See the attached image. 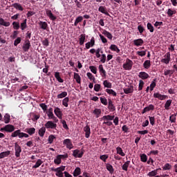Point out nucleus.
I'll use <instances>...</instances> for the list:
<instances>
[{
    "label": "nucleus",
    "instance_id": "1",
    "mask_svg": "<svg viewBox=\"0 0 177 177\" xmlns=\"http://www.w3.org/2000/svg\"><path fill=\"white\" fill-rule=\"evenodd\" d=\"M132 66H133V62L129 59H126V63L123 64V68L124 70H132Z\"/></svg>",
    "mask_w": 177,
    "mask_h": 177
},
{
    "label": "nucleus",
    "instance_id": "2",
    "mask_svg": "<svg viewBox=\"0 0 177 177\" xmlns=\"http://www.w3.org/2000/svg\"><path fill=\"white\" fill-rule=\"evenodd\" d=\"M84 153H85L84 149H82L81 151H80V149H75L73 151V157H76L77 158H82Z\"/></svg>",
    "mask_w": 177,
    "mask_h": 177
},
{
    "label": "nucleus",
    "instance_id": "3",
    "mask_svg": "<svg viewBox=\"0 0 177 177\" xmlns=\"http://www.w3.org/2000/svg\"><path fill=\"white\" fill-rule=\"evenodd\" d=\"M164 57L165 58L161 59V63H165V64H169V62H171V53H167Z\"/></svg>",
    "mask_w": 177,
    "mask_h": 177
},
{
    "label": "nucleus",
    "instance_id": "4",
    "mask_svg": "<svg viewBox=\"0 0 177 177\" xmlns=\"http://www.w3.org/2000/svg\"><path fill=\"white\" fill-rule=\"evenodd\" d=\"M57 124L52 121H48L45 124V128L47 129H56Z\"/></svg>",
    "mask_w": 177,
    "mask_h": 177
},
{
    "label": "nucleus",
    "instance_id": "5",
    "mask_svg": "<svg viewBox=\"0 0 177 177\" xmlns=\"http://www.w3.org/2000/svg\"><path fill=\"white\" fill-rule=\"evenodd\" d=\"M30 48H31V42L29 39H26L25 43L22 47L24 52H28Z\"/></svg>",
    "mask_w": 177,
    "mask_h": 177
},
{
    "label": "nucleus",
    "instance_id": "6",
    "mask_svg": "<svg viewBox=\"0 0 177 177\" xmlns=\"http://www.w3.org/2000/svg\"><path fill=\"white\" fill-rule=\"evenodd\" d=\"M153 97L158 99L159 100H165V99H168V95H162L160 93H153Z\"/></svg>",
    "mask_w": 177,
    "mask_h": 177
},
{
    "label": "nucleus",
    "instance_id": "7",
    "mask_svg": "<svg viewBox=\"0 0 177 177\" xmlns=\"http://www.w3.org/2000/svg\"><path fill=\"white\" fill-rule=\"evenodd\" d=\"M15 156L19 158L20 157V153H21V147L16 142L15 144Z\"/></svg>",
    "mask_w": 177,
    "mask_h": 177
},
{
    "label": "nucleus",
    "instance_id": "8",
    "mask_svg": "<svg viewBox=\"0 0 177 177\" xmlns=\"http://www.w3.org/2000/svg\"><path fill=\"white\" fill-rule=\"evenodd\" d=\"M63 145H65L66 146V148L69 149V150H71V149L74 147L73 146V142H71V140L68 138L64 140Z\"/></svg>",
    "mask_w": 177,
    "mask_h": 177
},
{
    "label": "nucleus",
    "instance_id": "9",
    "mask_svg": "<svg viewBox=\"0 0 177 177\" xmlns=\"http://www.w3.org/2000/svg\"><path fill=\"white\" fill-rule=\"evenodd\" d=\"M54 113L55 115L59 119L62 120L63 118V112L60 110V108L59 107H55L54 110Z\"/></svg>",
    "mask_w": 177,
    "mask_h": 177
},
{
    "label": "nucleus",
    "instance_id": "10",
    "mask_svg": "<svg viewBox=\"0 0 177 177\" xmlns=\"http://www.w3.org/2000/svg\"><path fill=\"white\" fill-rule=\"evenodd\" d=\"M86 49H89L90 48H92L95 46V37H92L91 41L86 43Z\"/></svg>",
    "mask_w": 177,
    "mask_h": 177
},
{
    "label": "nucleus",
    "instance_id": "11",
    "mask_svg": "<svg viewBox=\"0 0 177 177\" xmlns=\"http://www.w3.org/2000/svg\"><path fill=\"white\" fill-rule=\"evenodd\" d=\"M84 131H85V138L86 139L89 138V136H91V127H89V125L86 124L84 128Z\"/></svg>",
    "mask_w": 177,
    "mask_h": 177
},
{
    "label": "nucleus",
    "instance_id": "12",
    "mask_svg": "<svg viewBox=\"0 0 177 177\" xmlns=\"http://www.w3.org/2000/svg\"><path fill=\"white\" fill-rule=\"evenodd\" d=\"M138 77L139 78H141V80H147V78H150V75L146 72H140Z\"/></svg>",
    "mask_w": 177,
    "mask_h": 177
},
{
    "label": "nucleus",
    "instance_id": "13",
    "mask_svg": "<svg viewBox=\"0 0 177 177\" xmlns=\"http://www.w3.org/2000/svg\"><path fill=\"white\" fill-rule=\"evenodd\" d=\"M108 109L110 110V111H115V106H114V104H113V101L111 99H109Z\"/></svg>",
    "mask_w": 177,
    "mask_h": 177
},
{
    "label": "nucleus",
    "instance_id": "14",
    "mask_svg": "<svg viewBox=\"0 0 177 177\" xmlns=\"http://www.w3.org/2000/svg\"><path fill=\"white\" fill-rule=\"evenodd\" d=\"M47 16L52 20L53 21H55L56 20V17L53 15V13H52V11L50 10H47L46 12Z\"/></svg>",
    "mask_w": 177,
    "mask_h": 177
},
{
    "label": "nucleus",
    "instance_id": "15",
    "mask_svg": "<svg viewBox=\"0 0 177 177\" xmlns=\"http://www.w3.org/2000/svg\"><path fill=\"white\" fill-rule=\"evenodd\" d=\"M38 24L41 30H47L48 23L45 21H40L38 22Z\"/></svg>",
    "mask_w": 177,
    "mask_h": 177
},
{
    "label": "nucleus",
    "instance_id": "16",
    "mask_svg": "<svg viewBox=\"0 0 177 177\" xmlns=\"http://www.w3.org/2000/svg\"><path fill=\"white\" fill-rule=\"evenodd\" d=\"M144 41L142 39H137L133 40V44L136 46H142L144 44Z\"/></svg>",
    "mask_w": 177,
    "mask_h": 177
},
{
    "label": "nucleus",
    "instance_id": "17",
    "mask_svg": "<svg viewBox=\"0 0 177 177\" xmlns=\"http://www.w3.org/2000/svg\"><path fill=\"white\" fill-rule=\"evenodd\" d=\"M98 10L101 12L103 13L104 15H106V16H110V14L109 12H107V10H106V7L104 6H100L98 8Z\"/></svg>",
    "mask_w": 177,
    "mask_h": 177
},
{
    "label": "nucleus",
    "instance_id": "18",
    "mask_svg": "<svg viewBox=\"0 0 177 177\" xmlns=\"http://www.w3.org/2000/svg\"><path fill=\"white\" fill-rule=\"evenodd\" d=\"M12 6V8H15V9H17V10H20L21 12H23V10H24V8H23V6H21L20 3H13Z\"/></svg>",
    "mask_w": 177,
    "mask_h": 177
},
{
    "label": "nucleus",
    "instance_id": "19",
    "mask_svg": "<svg viewBox=\"0 0 177 177\" xmlns=\"http://www.w3.org/2000/svg\"><path fill=\"white\" fill-rule=\"evenodd\" d=\"M115 117V115H104L102 117V120L103 121H113Z\"/></svg>",
    "mask_w": 177,
    "mask_h": 177
},
{
    "label": "nucleus",
    "instance_id": "20",
    "mask_svg": "<svg viewBox=\"0 0 177 177\" xmlns=\"http://www.w3.org/2000/svg\"><path fill=\"white\" fill-rule=\"evenodd\" d=\"M124 92L126 95L133 93V86H130L129 87L124 88Z\"/></svg>",
    "mask_w": 177,
    "mask_h": 177
},
{
    "label": "nucleus",
    "instance_id": "21",
    "mask_svg": "<svg viewBox=\"0 0 177 177\" xmlns=\"http://www.w3.org/2000/svg\"><path fill=\"white\" fill-rule=\"evenodd\" d=\"M9 156H10V151H6L3 152H1L0 153V158H5L6 157H9Z\"/></svg>",
    "mask_w": 177,
    "mask_h": 177
},
{
    "label": "nucleus",
    "instance_id": "22",
    "mask_svg": "<svg viewBox=\"0 0 177 177\" xmlns=\"http://www.w3.org/2000/svg\"><path fill=\"white\" fill-rule=\"evenodd\" d=\"M21 135V130L18 129L12 133L11 136L12 138H17V136L20 138V136Z\"/></svg>",
    "mask_w": 177,
    "mask_h": 177
},
{
    "label": "nucleus",
    "instance_id": "23",
    "mask_svg": "<svg viewBox=\"0 0 177 177\" xmlns=\"http://www.w3.org/2000/svg\"><path fill=\"white\" fill-rule=\"evenodd\" d=\"M15 131V126L12 124L6 125V132H13Z\"/></svg>",
    "mask_w": 177,
    "mask_h": 177
},
{
    "label": "nucleus",
    "instance_id": "24",
    "mask_svg": "<svg viewBox=\"0 0 177 177\" xmlns=\"http://www.w3.org/2000/svg\"><path fill=\"white\" fill-rule=\"evenodd\" d=\"M47 115L49 120H52L55 117V115L53 114V108H50L48 109L47 112Z\"/></svg>",
    "mask_w": 177,
    "mask_h": 177
},
{
    "label": "nucleus",
    "instance_id": "25",
    "mask_svg": "<svg viewBox=\"0 0 177 177\" xmlns=\"http://www.w3.org/2000/svg\"><path fill=\"white\" fill-rule=\"evenodd\" d=\"M109 49L113 52H116V53H120V48H118V46H117L115 44H111Z\"/></svg>",
    "mask_w": 177,
    "mask_h": 177
},
{
    "label": "nucleus",
    "instance_id": "26",
    "mask_svg": "<svg viewBox=\"0 0 177 177\" xmlns=\"http://www.w3.org/2000/svg\"><path fill=\"white\" fill-rule=\"evenodd\" d=\"M85 39H86L85 34L80 35V38H79L80 45H81V46L84 45V44L85 43Z\"/></svg>",
    "mask_w": 177,
    "mask_h": 177
},
{
    "label": "nucleus",
    "instance_id": "27",
    "mask_svg": "<svg viewBox=\"0 0 177 177\" xmlns=\"http://www.w3.org/2000/svg\"><path fill=\"white\" fill-rule=\"evenodd\" d=\"M3 121L5 122V124H9V122H10V115H9L8 113H6Z\"/></svg>",
    "mask_w": 177,
    "mask_h": 177
},
{
    "label": "nucleus",
    "instance_id": "28",
    "mask_svg": "<svg viewBox=\"0 0 177 177\" xmlns=\"http://www.w3.org/2000/svg\"><path fill=\"white\" fill-rule=\"evenodd\" d=\"M167 13L168 17H172V16H174V15H176V10L169 8L167 10Z\"/></svg>",
    "mask_w": 177,
    "mask_h": 177
},
{
    "label": "nucleus",
    "instance_id": "29",
    "mask_svg": "<svg viewBox=\"0 0 177 177\" xmlns=\"http://www.w3.org/2000/svg\"><path fill=\"white\" fill-rule=\"evenodd\" d=\"M55 77L56 80L58 81V82H61V83L64 82V80L60 77V73L56 72L55 73Z\"/></svg>",
    "mask_w": 177,
    "mask_h": 177
},
{
    "label": "nucleus",
    "instance_id": "30",
    "mask_svg": "<svg viewBox=\"0 0 177 177\" xmlns=\"http://www.w3.org/2000/svg\"><path fill=\"white\" fill-rule=\"evenodd\" d=\"M1 26H4V27H9L10 26V22L5 21L4 19L0 18Z\"/></svg>",
    "mask_w": 177,
    "mask_h": 177
},
{
    "label": "nucleus",
    "instance_id": "31",
    "mask_svg": "<svg viewBox=\"0 0 177 177\" xmlns=\"http://www.w3.org/2000/svg\"><path fill=\"white\" fill-rule=\"evenodd\" d=\"M171 104H172V100H167L165 104V110H169V107H171Z\"/></svg>",
    "mask_w": 177,
    "mask_h": 177
},
{
    "label": "nucleus",
    "instance_id": "32",
    "mask_svg": "<svg viewBox=\"0 0 177 177\" xmlns=\"http://www.w3.org/2000/svg\"><path fill=\"white\" fill-rule=\"evenodd\" d=\"M131 164V161L128 160L124 163V165L122 166V169L123 171H128V167H129V165Z\"/></svg>",
    "mask_w": 177,
    "mask_h": 177
},
{
    "label": "nucleus",
    "instance_id": "33",
    "mask_svg": "<svg viewBox=\"0 0 177 177\" xmlns=\"http://www.w3.org/2000/svg\"><path fill=\"white\" fill-rule=\"evenodd\" d=\"M45 132H46V127H42L39 130V136H41V138L44 137V136L45 135Z\"/></svg>",
    "mask_w": 177,
    "mask_h": 177
},
{
    "label": "nucleus",
    "instance_id": "34",
    "mask_svg": "<svg viewBox=\"0 0 177 177\" xmlns=\"http://www.w3.org/2000/svg\"><path fill=\"white\" fill-rule=\"evenodd\" d=\"M68 102H70V98L68 97H66L62 100V105L64 106V107H68Z\"/></svg>",
    "mask_w": 177,
    "mask_h": 177
},
{
    "label": "nucleus",
    "instance_id": "35",
    "mask_svg": "<svg viewBox=\"0 0 177 177\" xmlns=\"http://www.w3.org/2000/svg\"><path fill=\"white\" fill-rule=\"evenodd\" d=\"M93 113L96 115V118H99V117H100V114H102V110L100 109H95Z\"/></svg>",
    "mask_w": 177,
    "mask_h": 177
},
{
    "label": "nucleus",
    "instance_id": "36",
    "mask_svg": "<svg viewBox=\"0 0 177 177\" xmlns=\"http://www.w3.org/2000/svg\"><path fill=\"white\" fill-rule=\"evenodd\" d=\"M151 66V62H150V60L145 61V62L143 64L144 68H145L147 70H148V68H150Z\"/></svg>",
    "mask_w": 177,
    "mask_h": 177
},
{
    "label": "nucleus",
    "instance_id": "37",
    "mask_svg": "<svg viewBox=\"0 0 177 177\" xmlns=\"http://www.w3.org/2000/svg\"><path fill=\"white\" fill-rule=\"evenodd\" d=\"M102 34L105 35V37H106L109 39H113V35H111L110 32L107 30H104Z\"/></svg>",
    "mask_w": 177,
    "mask_h": 177
},
{
    "label": "nucleus",
    "instance_id": "38",
    "mask_svg": "<svg viewBox=\"0 0 177 177\" xmlns=\"http://www.w3.org/2000/svg\"><path fill=\"white\" fill-rule=\"evenodd\" d=\"M42 162H43L42 160L38 159L37 161L36 162L35 165L32 166L33 169L39 168V167H41V165H42Z\"/></svg>",
    "mask_w": 177,
    "mask_h": 177
},
{
    "label": "nucleus",
    "instance_id": "39",
    "mask_svg": "<svg viewBox=\"0 0 177 177\" xmlns=\"http://www.w3.org/2000/svg\"><path fill=\"white\" fill-rule=\"evenodd\" d=\"M84 20V17L82 16H79L75 20L74 26H78V23H81Z\"/></svg>",
    "mask_w": 177,
    "mask_h": 177
},
{
    "label": "nucleus",
    "instance_id": "40",
    "mask_svg": "<svg viewBox=\"0 0 177 177\" xmlns=\"http://www.w3.org/2000/svg\"><path fill=\"white\" fill-rule=\"evenodd\" d=\"M26 132L28 133V135H34L35 133V128H29V129H26Z\"/></svg>",
    "mask_w": 177,
    "mask_h": 177
},
{
    "label": "nucleus",
    "instance_id": "41",
    "mask_svg": "<svg viewBox=\"0 0 177 177\" xmlns=\"http://www.w3.org/2000/svg\"><path fill=\"white\" fill-rule=\"evenodd\" d=\"M66 96H67V92L66 91H63L61 93L58 94L57 95V99H63L64 97L65 98L67 97Z\"/></svg>",
    "mask_w": 177,
    "mask_h": 177
},
{
    "label": "nucleus",
    "instance_id": "42",
    "mask_svg": "<svg viewBox=\"0 0 177 177\" xmlns=\"http://www.w3.org/2000/svg\"><path fill=\"white\" fill-rule=\"evenodd\" d=\"M116 151H117V153L120 154V156H121L122 157H125V153H124L121 147H118L116 148Z\"/></svg>",
    "mask_w": 177,
    "mask_h": 177
},
{
    "label": "nucleus",
    "instance_id": "43",
    "mask_svg": "<svg viewBox=\"0 0 177 177\" xmlns=\"http://www.w3.org/2000/svg\"><path fill=\"white\" fill-rule=\"evenodd\" d=\"M74 78L77 84H81V76L77 73H74Z\"/></svg>",
    "mask_w": 177,
    "mask_h": 177
},
{
    "label": "nucleus",
    "instance_id": "44",
    "mask_svg": "<svg viewBox=\"0 0 177 177\" xmlns=\"http://www.w3.org/2000/svg\"><path fill=\"white\" fill-rule=\"evenodd\" d=\"M86 75L88 77V78L90 80V81H93L94 82V84H96V82H95V76H93V75H92V73H86Z\"/></svg>",
    "mask_w": 177,
    "mask_h": 177
},
{
    "label": "nucleus",
    "instance_id": "45",
    "mask_svg": "<svg viewBox=\"0 0 177 177\" xmlns=\"http://www.w3.org/2000/svg\"><path fill=\"white\" fill-rule=\"evenodd\" d=\"M81 175V168L77 167L73 171V176H80Z\"/></svg>",
    "mask_w": 177,
    "mask_h": 177
},
{
    "label": "nucleus",
    "instance_id": "46",
    "mask_svg": "<svg viewBox=\"0 0 177 177\" xmlns=\"http://www.w3.org/2000/svg\"><path fill=\"white\" fill-rule=\"evenodd\" d=\"M106 169L107 171H109V172H110V174L114 173V168L113 167V165H111V164H106Z\"/></svg>",
    "mask_w": 177,
    "mask_h": 177
},
{
    "label": "nucleus",
    "instance_id": "47",
    "mask_svg": "<svg viewBox=\"0 0 177 177\" xmlns=\"http://www.w3.org/2000/svg\"><path fill=\"white\" fill-rule=\"evenodd\" d=\"M175 73V70H165L164 71V75H171Z\"/></svg>",
    "mask_w": 177,
    "mask_h": 177
},
{
    "label": "nucleus",
    "instance_id": "48",
    "mask_svg": "<svg viewBox=\"0 0 177 177\" xmlns=\"http://www.w3.org/2000/svg\"><path fill=\"white\" fill-rule=\"evenodd\" d=\"M147 28L151 32H154V26L150 22L147 24Z\"/></svg>",
    "mask_w": 177,
    "mask_h": 177
},
{
    "label": "nucleus",
    "instance_id": "49",
    "mask_svg": "<svg viewBox=\"0 0 177 177\" xmlns=\"http://www.w3.org/2000/svg\"><path fill=\"white\" fill-rule=\"evenodd\" d=\"M140 157L142 162H147V156L146 155V153L141 154Z\"/></svg>",
    "mask_w": 177,
    "mask_h": 177
},
{
    "label": "nucleus",
    "instance_id": "50",
    "mask_svg": "<svg viewBox=\"0 0 177 177\" xmlns=\"http://www.w3.org/2000/svg\"><path fill=\"white\" fill-rule=\"evenodd\" d=\"M27 28V19H24V21L21 24V29L22 31H24Z\"/></svg>",
    "mask_w": 177,
    "mask_h": 177
},
{
    "label": "nucleus",
    "instance_id": "51",
    "mask_svg": "<svg viewBox=\"0 0 177 177\" xmlns=\"http://www.w3.org/2000/svg\"><path fill=\"white\" fill-rule=\"evenodd\" d=\"M157 172H158V169H155L148 173V176L149 177H154L157 175Z\"/></svg>",
    "mask_w": 177,
    "mask_h": 177
},
{
    "label": "nucleus",
    "instance_id": "52",
    "mask_svg": "<svg viewBox=\"0 0 177 177\" xmlns=\"http://www.w3.org/2000/svg\"><path fill=\"white\" fill-rule=\"evenodd\" d=\"M54 164H56L57 165H59V164H62V159L59 155L57 156L56 158L54 160Z\"/></svg>",
    "mask_w": 177,
    "mask_h": 177
},
{
    "label": "nucleus",
    "instance_id": "53",
    "mask_svg": "<svg viewBox=\"0 0 177 177\" xmlns=\"http://www.w3.org/2000/svg\"><path fill=\"white\" fill-rule=\"evenodd\" d=\"M106 92H107L109 95H112L113 96H117V93H115V91H114V90L113 89L106 88Z\"/></svg>",
    "mask_w": 177,
    "mask_h": 177
},
{
    "label": "nucleus",
    "instance_id": "54",
    "mask_svg": "<svg viewBox=\"0 0 177 177\" xmlns=\"http://www.w3.org/2000/svg\"><path fill=\"white\" fill-rule=\"evenodd\" d=\"M172 168V166L169 163H166L164 167H162L163 171H169Z\"/></svg>",
    "mask_w": 177,
    "mask_h": 177
},
{
    "label": "nucleus",
    "instance_id": "55",
    "mask_svg": "<svg viewBox=\"0 0 177 177\" xmlns=\"http://www.w3.org/2000/svg\"><path fill=\"white\" fill-rule=\"evenodd\" d=\"M89 69L91 70V73H93V74H96L97 73V68H96V66H90Z\"/></svg>",
    "mask_w": 177,
    "mask_h": 177
},
{
    "label": "nucleus",
    "instance_id": "56",
    "mask_svg": "<svg viewBox=\"0 0 177 177\" xmlns=\"http://www.w3.org/2000/svg\"><path fill=\"white\" fill-rule=\"evenodd\" d=\"M12 26L14 30H19V28H20V24H19V22L14 21Z\"/></svg>",
    "mask_w": 177,
    "mask_h": 177
},
{
    "label": "nucleus",
    "instance_id": "57",
    "mask_svg": "<svg viewBox=\"0 0 177 177\" xmlns=\"http://www.w3.org/2000/svg\"><path fill=\"white\" fill-rule=\"evenodd\" d=\"M149 118L151 125L154 126V124H156V118L154 116H149Z\"/></svg>",
    "mask_w": 177,
    "mask_h": 177
},
{
    "label": "nucleus",
    "instance_id": "58",
    "mask_svg": "<svg viewBox=\"0 0 177 177\" xmlns=\"http://www.w3.org/2000/svg\"><path fill=\"white\" fill-rule=\"evenodd\" d=\"M145 110H147V111H153L154 110V105L153 104H149L148 106L145 107Z\"/></svg>",
    "mask_w": 177,
    "mask_h": 177
},
{
    "label": "nucleus",
    "instance_id": "59",
    "mask_svg": "<svg viewBox=\"0 0 177 177\" xmlns=\"http://www.w3.org/2000/svg\"><path fill=\"white\" fill-rule=\"evenodd\" d=\"M144 85H145V82H143V80H140L139 81L138 91H142V89H143Z\"/></svg>",
    "mask_w": 177,
    "mask_h": 177
},
{
    "label": "nucleus",
    "instance_id": "60",
    "mask_svg": "<svg viewBox=\"0 0 177 177\" xmlns=\"http://www.w3.org/2000/svg\"><path fill=\"white\" fill-rule=\"evenodd\" d=\"M169 121L171 122H176V115L173 114L169 117Z\"/></svg>",
    "mask_w": 177,
    "mask_h": 177
},
{
    "label": "nucleus",
    "instance_id": "61",
    "mask_svg": "<svg viewBox=\"0 0 177 177\" xmlns=\"http://www.w3.org/2000/svg\"><path fill=\"white\" fill-rule=\"evenodd\" d=\"M103 84L105 88H111V84L107 80H104Z\"/></svg>",
    "mask_w": 177,
    "mask_h": 177
},
{
    "label": "nucleus",
    "instance_id": "62",
    "mask_svg": "<svg viewBox=\"0 0 177 177\" xmlns=\"http://www.w3.org/2000/svg\"><path fill=\"white\" fill-rule=\"evenodd\" d=\"M100 88H102V86L100 84H95L94 85V91L95 92H99V91H100Z\"/></svg>",
    "mask_w": 177,
    "mask_h": 177
},
{
    "label": "nucleus",
    "instance_id": "63",
    "mask_svg": "<svg viewBox=\"0 0 177 177\" xmlns=\"http://www.w3.org/2000/svg\"><path fill=\"white\" fill-rule=\"evenodd\" d=\"M100 158L102 160V161L106 162L107 158H109V155H102L100 156Z\"/></svg>",
    "mask_w": 177,
    "mask_h": 177
},
{
    "label": "nucleus",
    "instance_id": "64",
    "mask_svg": "<svg viewBox=\"0 0 177 177\" xmlns=\"http://www.w3.org/2000/svg\"><path fill=\"white\" fill-rule=\"evenodd\" d=\"M21 42V37H17L14 41V46H17Z\"/></svg>",
    "mask_w": 177,
    "mask_h": 177
}]
</instances>
